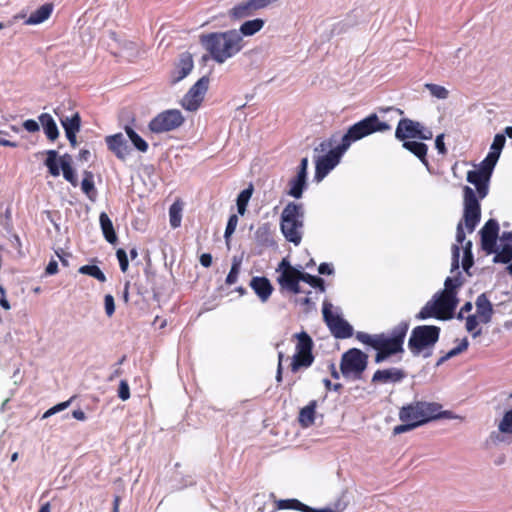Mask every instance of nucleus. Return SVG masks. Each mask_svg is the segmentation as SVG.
Instances as JSON below:
<instances>
[{"label": "nucleus", "instance_id": "7", "mask_svg": "<svg viewBox=\"0 0 512 512\" xmlns=\"http://www.w3.org/2000/svg\"><path fill=\"white\" fill-rule=\"evenodd\" d=\"M440 328L432 325L415 327L408 341V347L414 355L423 350L432 348L439 339Z\"/></svg>", "mask_w": 512, "mask_h": 512}, {"label": "nucleus", "instance_id": "57", "mask_svg": "<svg viewBox=\"0 0 512 512\" xmlns=\"http://www.w3.org/2000/svg\"><path fill=\"white\" fill-rule=\"evenodd\" d=\"M23 127L28 131V132H36L39 130L40 126L38 124V122H36L35 120H32V119H29V120H26L24 123H23Z\"/></svg>", "mask_w": 512, "mask_h": 512}, {"label": "nucleus", "instance_id": "27", "mask_svg": "<svg viewBox=\"0 0 512 512\" xmlns=\"http://www.w3.org/2000/svg\"><path fill=\"white\" fill-rule=\"evenodd\" d=\"M53 11L52 4H44L39 7L37 10L32 12L28 19L25 21L27 25H37L46 21Z\"/></svg>", "mask_w": 512, "mask_h": 512}, {"label": "nucleus", "instance_id": "33", "mask_svg": "<svg viewBox=\"0 0 512 512\" xmlns=\"http://www.w3.org/2000/svg\"><path fill=\"white\" fill-rule=\"evenodd\" d=\"M65 133H78L80 130L81 119L78 113H74L71 117L60 119Z\"/></svg>", "mask_w": 512, "mask_h": 512}, {"label": "nucleus", "instance_id": "16", "mask_svg": "<svg viewBox=\"0 0 512 512\" xmlns=\"http://www.w3.org/2000/svg\"><path fill=\"white\" fill-rule=\"evenodd\" d=\"M257 11L259 8L254 0H242L227 11V16L232 22H237L253 16Z\"/></svg>", "mask_w": 512, "mask_h": 512}, {"label": "nucleus", "instance_id": "44", "mask_svg": "<svg viewBox=\"0 0 512 512\" xmlns=\"http://www.w3.org/2000/svg\"><path fill=\"white\" fill-rule=\"evenodd\" d=\"M472 243L471 241H466L463 244V250H464V256L462 260V266L465 271H468V269L473 265V255H472Z\"/></svg>", "mask_w": 512, "mask_h": 512}, {"label": "nucleus", "instance_id": "28", "mask_svg": "<svg viewBox=\"0 0 512 512\" xmlns=\"http://www.w3.org/2000/svg\"><path fill=\"white\" fill-rule=\"evenodd\" d=\"M316 407L317 401L312 400L307 406L300 410L298 420L302 427L307 428L314 424Z\"/></svg>", "mask_w": 512, "mask_h": 512}, {"label": "nucleus", "instance_id": "59", "mask_svg": "<svg viewBox=\"0 0 512 512\" xmlns=\"http://www.w3.org/2000/svg\"><path fill=\"white\" fill-rule=\"evenodd\" d=\"M433 137V133L429 129H425L422 125L419 129V132H417V138H420L422 140H430Z\"/></svg>", "mask_w": 512, "mask_h": 512}, {"label": "nucleus", "instance_id": "25", "mask_svg": "<svg viewBox=\"0 0 512 512\" xmlns=\"http://www.w3.org/2000/svg\"><path fill=\"white\" fill-rule=\"evenodd\" d=\"M265 25V21L261 18L247 20L240 25L237 30L240 37H250L258 33Z\"/></svg>", "mask_w": 512, "mask_h": 512}, {"label": "nucleus", "instance_id": "36", "mask_svg": "<svg viewBox=\"0 0 512 512\" xmlns=\"http://www.w3.org/2000/svg\"><path fill=\"white\" fill-rule=\"evenodd\" d=\"M253 194V186L250 184L248 188L240 192L237 197V210L240 215H244L249 200Z\"/></svg>", "mask_w": 512, "mask_h": 512}, {"label": "nucleus", "instance_id": "54", "mask_svg": "<svg viewBox=\"0 0 512 512\" xmlns=\"http://www.w3.org/2000/svg\"><path fill=\"white\" fill-rule=\"evenodd\" d=\"M118 396L121 400L126 401L130 397V389L127 381L122 380L118 389Z\"/></svg>", "mask_w": 512, "mask_h": 512}, {"label": "nucleus", "instance_id": "64", "mask_svg": "<svg viewBox=\"0 0 512 512\" xmlns=\"http://www.w3.org/2000/svg\"><path fill=\"white\" fill-rule=\"evenodd\" d=\"M58 271V263L56 260H51L46 267V274L53 275Z\"/></svg>", "mask_w": 512, "mask_h": 512}, {"label": "nucleus", "instance_id": "31", "mask_svg": "<svg viewBox=\"0 0 512 512\" xmlns=\"http://www.w3.org/2000/svg\"><path fill=\"white\" fill-rule=\"evenodd\" d=\"M306 180L307 177H302L300 174H297L295 177H293L288 183V195L297 199L301 198L303 190L306 186Z\"/></svg>", "mask_w": 512, "mask_h": 512}, {"label": "nucleus", "instance_id": "26", "mask_svg": "<svg viewBox=\"0 0 512 512\" xmlns=\"http://www.w3.org/2000/svg\"><path fill=\"white\" fill-rule=\"evenodd\" d=\"M39 122L49 140L54 141L58 138L59 130L55 120L50 114L42 113L39 116Z\"/></svg>", "mask_w": 512, "mask_h": 512}, {"label": "nucleus", "instance_id": "38", "mask_svg": "<svg viewBox=\"0 0 512 512\" xmlns=\"http://www.w3.org/2000/svg\"><path fill=\"white\" fill-rule=\"evenodd\" d=\"M81 189L90 199L94 198L95 187H94L93 174L91 172H89V171L84 172V178L81 183Z\"/></svg>", "mask_w": 512, "mask_h": 512}, {"label": "nucleus", "instance_id": "6", "mask_svg": "<svg viewBox=\"0 0 512 512\" xmlns=\"http://www.w3.org/2000/svg\"><path fill=\"white\" fill-rule=\"evenodd\" d=\"M441 406L435 402L413 401L403 406L399 411L401 421H409L416 428L437 419Z\"/></svg>", "mask_w": 512, "mask_h": 512}, {"label": "nucleus", "instance_id": "43", "mask_svg": "<svg viewBox=\"0 0 512 512\" xmlns=\"http://www.w3.org/2000/svg\"><path fill=\"white\" fill-rule=\"evenodd\" d=\"M122 46V53L125 57L128 59H133L138 56L139 51L137 49L136 43L128 40H124L121 43Z\"/></svg>", "mask_w": 512, "mask_h": 512}, {"label": "nucleus", "instance_id": "55", "mask_svg": "<svg viewBox=\"0 0 512 512\" xmlns=\"http://www.w3.org/2000/svg\"><path fill=\"white\" fill-rule=\"evenodd\" d=\"M402 422H403V424L397 425V426L394 427V429H393V434L394 435H399V434H402V433H406V432L411 431V430L416 428L409 421H402Z\"/></svg>", "mask_w": 512, "mask_h": 512}, {"label": "nucleus", "instance_id": "17", "mask_svg": "<svg viewBox=\"0 0 512 512\" xmlns=\"http://www.w3.org/2000/svg\"><path fill=\"white\" fill-rule=\"evenodd\" d=\"M194 63L191 54L183 53L180 55L177 64L171 74V83L175 84L187 77L193 70Z\"/></svg>", "mask_w": 512, "mask_h": 512}, {"label": "nucleus", "instance_id": "23", "mask_svg": "<svg viewBox=\"0 0 512 512\" xmlns=\"http://www.w3.org/2000/svg\"><path fill=\"white\" fill-rule=\"evenodd\" d=\"M277 508L278 509H293L298 510L301 512H335L331 508H324V509H314L311 508L302 502H300L297 499H287V500H279L277 502Z\"/></svg>", "mask_w": 512, "mask_h": 512}, {"label": "nucleus", "instance_id": "9", "mask_svg": "<svg viewBox=\"0 0 512 512\" xmlns=\"http://www.w3.org/2000/svg\"><path fill=\"white\" fill-rule=\"evenodd\" d=\"M294 337L297 339V344L291 370L296 372L301 367H309L313 363L314 357L312 355L313 342L311 337L306 332L297 333Z\"/></svg>", "mask_w": 512, "mask_h": 512}, {"label": "nucleus", "instance_id": "56", "mask_svg": "<svg viewBox=\"0 0 512 512\" xmlns=\"http://www.w3.org/2000/svg\"><path fill=\"white\" fill-rule=\"evenodd\" d=\"M459 257H460V248L458 245L452 246V264L451 271L457 270L459 268Z\"/></svg>", "mask_w": 512, "mask_h": 512}, {"label": "nucleus", "instance_id": "4", "mask_svg": "<svg viewBox=\"0 0 512 512\" xmlns=\"http://www.w3.org/2000/svg\"><path fill=\"white\" fill-rule=\"evenodd\" d=\"M458 305V299L453 294L444 291L436 293L416 315V319L425 320L436 318L439 320H448L453 317L455 308Z\"/></svg>", "mask_w": 512, "mask_h": 512}, {"label": "nucleus", "instance_id": "45", "mask_svg": "<svg viewBox=\"0 0 512 512\" xmlns=\"http://www.w3.org/2000/svg\"><path fill=\"white\" fill-rule=\"evenodd\" d=\"M240 266H241V259H239L237 257H234L233 258V262H232L231 270H230V272H229V274L227 275V278H226V283L228 285H232V284H234L237 281L238 274H239V271H240Z\"/></svg>", "mask_w": 512, "mask_h": 512}, {"label": "nucleus", "instance_id": "35", "mask_svg": "<svg viewBox=\"0 0 512 512\" xmlns=\"http://www.w3.org/2000/svg\"><path fill=\"white\" fill-rule=\"evenodd\" d=\"M59 158L58 153L55 150H48L47 151V159L45 160V165L47 166L50 174L54 177H57L60 175V168H59Z\"/></svg>", "mask_w": 512, "mask_h": 512}, {"label": "nucleus", "instance_id": "21", "mask_svg": "<svg viewBox=\"0 0 512 512\" xmlns=\"http://www.w3.org/2000/svg\"><path fill=\"white\" fill-rule=\"evenodd\" d=\"M404 373L398 368H390L385 370H377L373 377L372 382L374 383H389V382H400L404 378Z\"/></svg>", "mask_w": 512, "mask_h": 512}, {"label": "nucleus", "instance_id": "50", "mask_svg": "<svg viewBox=\"0 0 512 512\" xmlns=\"http://www.w3.org/2000/svg\"><path fill=\"white\" fill-rule=\"evenodd\" d=\"M238 225V217L237 215L233 214L229 217L228 223L226 226L224 237L226 241L231 237V235L235 232L236 227Z\"/></svg>", "mask_w": 512, "mask_h": 512}, {"label": "nucleus", "instance_id": "37", "mask_svg": "<svg viewBox=\"0 0 512 512\" xmlns=\"http://www.w3.org/2000/svg\"><path fill=\"white\" fill-rule=\"evenodd\" d=\"M424 87L429 91L431 96L436 99L445 100L449 97V90L444 86L433 83H426Z\"/></svg>", "mask_w": 512, "mask_h": 512}, {"label": "nucleus", "instance_id": "48", "mask_svg": "<svg viewBox=\"0 0 512 512\" xmlns=\"http://www.w3.org/2000/svg\"><path fill=\"white\" fill-rule=\"evenodd\" d=\"M478 326V320L476 315H470L466 318V330L472 333V336L475 338L481 334V330H476Z\"/></svg>", "mask_w": 512, "mask_h": 512}, {"label": "nucleus", "instance_id": "18", "mask_svg": "<svg viewBox=\"0 0 512 512\" xmlns=\"http://www.w3.org/2000/svg\"><path fill=\"white\" fill-rule=\"evenodd\" d=\"M421 128V123L410 119H401L395 131V137L404 141L409 138H417V132Z\"/></svg>", "mask_w": 512, "mask_h": 512}, {"label": "nucleus", "instance_id": "53", "mask_svg": "<svg viewBox=\"0 0 512 512\" xmlns=\"http://www.w3.org/2000/svg\"><path fill=\"white\" fill-rule=\"evenodd\" d=\"M116 256L119 261L121 271L126 272L129 265L126 252L123 249H118L116 252Z\"/></svg>", "mask_w": 512, "mask_h": 512}, {"label": "nucleus", "instance_id": "34", "mask_svg": "<svg viewBox=\"0 0 512 512\" xmlns=\"http://www.w3.org/2000/svg\"><path fill=\"white\" fill-rule=\"evenodd\" d=\"M59 158L58 153L55 150H48L47 151V159L45 160V165L47 166L50 174L54 177H57L60 175V168H59Z\"/></svg>", "mask_w": 512, "mask_h": 512}, {"label": "nucleus", "instance_id": "8", "mask_svg": "<svg viewBox=\"0 0 512 512\" xmlns=\"http://www.w3.org/2000/svg\"><path fill=\"white\" fill-rule=\"evenodd\" d=\"M368 356L361 350L352 348L341 359L340 369L344 377L358 379L367 367Z\"/></svg>", "mask_w": 512, "mask_h": 512}, {"label": "nucleus", "instance_id": "52", "mask_svg": "<svg viewBox=\"0 0 512 512\" xmlns=\"http://www.w3.org/2000/svg\"><path fill=\"white\" fill-rule=\"evenodd\" d=\"M104 306H105V312L108 317H111L115 312V302L114 297L110 294H107L104 297Z\"/></svg>", "mask_w": 512, "mask_h": 512}, {"label": "nucleus", "instance_id": "13", "mask_svg": "<svg viewBox=\"0 0 512 512\" xmlns=\"http://www.w3.org/2000/svg\"><path fill=\"white\" fill-rule=\"evenodd\" d=\"M407 330L408 324L402 323L395 328L393 335L390 337L383 334L377 335V338L375 339V349L385 350L390 355L402 351V345Z\"/></svg>", "mask_w": 512, "mask_h": 512}, {"label": "nucleus", "instance_id": "49", "mask_svg": "<svg viewBox=\"0 0 512 512\" xmlns=\"http://www.w3.org/2000/svg\"><path fill=\"white\" fill-rule=\"evenodd\" d=\"M73 398H70L69 400L65 401V402H62V403H59L55 406H53L52 408L48 409L43 415H42V419H46L58 412H61L63 410H65L66 408H68L72 402Z\"/></svg>", "mask_w": 512, "mask_h": 512}, {"label": "nucleus", "instance_id": "42", "mask_svg": "<svg viewBox=\"0 0 512 512\" xmlns=\"http://www.w3.org/2000/svg\"><path fill=\"white\" fill-rule=\"evenodd\" d=\"M498 429L503 434H512V410L504 414L499 422Z\"/></svg>", "mask_w": 512, "mask_h": 512}, {"label": "nucleus", "instance_id": "51", "mask_svg": "<svg viewBox=\"0 0 512 512\" xmlns=\"http://www.w3.org/2000/svg\"><path fill=\"white\" fill-rule=\"evenodd\" d=\"M356 338L367 345L372 346L375 349V339L377 338V335H370L365 332H358L356 334Z\"/></svg>", "mask_w": 512, "mask_h": 512}, {"label": "nucleus", "instance_id": "12", "mask_svg": "<svg viewBox=\"0 0 512 512\" xmlns=\"http://www.w3.org/2000/svg\"><path fill=\"white\" fill-rule=\"evenodd\" d=\"M278 283L282 289L288 290L293 294L301 293L299 282L301 281V270L293 267L290 263L283 259L278 268Z\"/></svg>", "mask_w": 512, "mask_h": 512}, {"label": "nucleus", "instance_id": "40", "mask_svg": "<svg viewBox=\"0 0 512 512\" xmlns=\"http://www.w3.org/2000/svg\"><path fill=\"white\" fill-rule=\"evenodd\" d=\"M79 272L81 274H85V275L94 277L100 282L106 281V276L101 271V269L96 265H84V266L80 267Z\"/></svg>", "mask_w": 512, "mask_h": 512}, {"label": "nucleus", "instance_id": "61", "mask_svg": "<svg viewBox=\"0 0 512 512\" xmlns=\"http://www.w3.org/2000/svg\"><path fill=\"white\" fill-rule=\"evenodd\" d=\"M435 146H436V149L439 151V153L444 154L446 152L443 134H440L436 137Z\"/></svg>", "mask_w": 512, "mask_h": 512}, {"label": "nucleus", "instance_id": "19", "mask_svg": "<svg viewBox=\"0 0 512 512\" xmlns=\"http://www.w3.org/2000/svg\"><path fill=\"white\" fill-rule=\"evenodd\" d=\"M108 148L121 160H125L129 155L127 142L122 134H115L106 137Z\"/></svg>", "mask_w": 512, "mask_h": 512}, {"label": "nucleus", "instance_id": "63", "mask_svg": "<svg viewBox=\"0 0 512 512\" xmlns=\"http://www.w3.org/2000/svg\"><path fill=\"white\" fill-rule=\"evenodd\" d=\"M320 274L331 275L333 273V267L328 263H321L318 267Z\"/></svg>", "mask_w": 512, "mask_h": 512}, {"label": "nucleus", "instance_id": "41", "mask_svg": "<svg viewBox=\"0 0 512 512\" xmlns=\"http://www.w3.org/2000/svg\"><path fill=\"white\" fill-rule=\"evenodd\" d=\"M170 224L173 228H177L181 224L182 219V205L174 203L169 209Z\"/></svg>", "mask_w": 512, "mask_h": 512}, {"label": "nucleus", "instance_id": "46", "mask_svg": "<svg viewBox=\"0 0 512 512\" xmlns=\"http://www.w3.org/2000/svg\"><path fill=\"white\" fill-rule=\"evenodd\" d=\"M461 284L462 283L458 277H448L445 280L444 289L442 291L447 292L449 294H453L455 295V297H457V290L461 286Z\"/></svg>", "mask_w": 512, "mask_h": 512}, {"label": "nucleus", "instance_id": "10", "mask_svg": "<svg viewBox=\"0 0 512 512\" xmlns=\"http://www.w3.org/2000/svg\"><path fill=\"white\" fill-rule=\"evenodd\" d=\"M184 117L179 110L170 109L158 114L149 123V128L154 133H163L180 127Z\"/></svg>", "mask_w": 512, "mask_h": 512}, {"label": "nucleus", "instance_id": "1", "mask_svg": "<svg viewBox=\"0 0 512 512\" xmlns=\"http://www.w3.org/2000/svg\"><path fill=\"white\" fill-rule=\"evenodd\" d=\"M506 139L503 134H496L490 152L481 162L478 169L468 171L467 181L473 184L477 190L475 191L465 186L464 191V214L463 221L469 233H472L480 221L481 209L479 199H483L488 194V183L492 175V171L500 157L501 151L505 145Z\"/></svg>", "mask_w": 512, "mask_h": 512}, {"label": "nucleus", "instance_id": "60", "mask_svg": "<svg viewBox=\"0 0 512 512\" xmlns=\"http://www.w3.org/2000/svg\"><path fill=\"white\" fill-rule=\"evenodd\" d=\"M461 352L458 351V347H455L453 349H451L449 352H447L443 357H441L438 362H437V365H441L442 363H444L446 360L460 354Z\"/></svg>", "mask_w": 512, "mask_h": 512}, {"label": "nucleus", "instance_id": "47", "mask_svg": "<svg viewBox=\"0 0 512 512\" xmlns=\"http://www.w3.org/2000/svg\"><path fill=\"white\" fill-rule=\"evenodd\" d=\"M301 281L308 283L312 287H320L322 291L324 290V281L319 277L301 271Z\"/></svg>", "mask_w": 512, "mask_h": 512}, {"label": "nucleus", "instance_id": "22", "mask_svg": "<svg viewBox=\"0 0 512 512\" xmlns=\"http://www.w3.org/2000/svg\"><path fill=\"white\" fill-rule=\"evenodd\" d=\"M476 316L483 323H488L493 314V307L485 294H481L476 299Z\"/></svg>", "mask_w": 512, "mask_h": 512}, {"label": "nucleus", "instance_id": "39", "mask_svg": "<svg viewBox=\"0 0 512 512\" xmlns=\"http://www.w3.org/2000/svg\"><path fill=\"white\" fill-rule=\"evenodd\" d=\"M126 134L133 143V145L141 152H146L148 150L147 142L142 139L132 128H125Z\"/></svg>", "mask_w": 512, "mask_h": 512}, {"label": "nucleus", "instance_id": "2", "mask_svg": "<svg viewBox=\"0 0 512 512\" xmlns=\"http://www.w3.org/2000/svg\"><path fill=\"white\" fill-rule=\"evenodd\" d=\"M391 126L381 121L376 114H371L363 120L352 125L342 137V142L331 149L326 155L316 160L315 179L320 182L340 162L342 155L349 149L351 144L375 132H385Z\"/></svg>", "mask_w": 512, "mask_h": 512}, {"label": "nucleus", "instance_id": "3", "mask_svg": "<svg viewBox=\"0 0 512 512\" xmlns=\"http://www.w3.org/2000/svg\"><path fill=\"white\" fill-rule=\"evenodd\" d=\"M200 43L211 58L219 64L238 54L245 44L236 29L203 34L200 36Z\"/></svg>", "mask_w": 512, "mask_h": 512}, {"label": "nucleus", "instance_id": "29", "mask_svg": "<svg viewBox=\"0 0 512 512\" xmlns=\"http://www.w3.org/2000/svg\"><path fill=\"white\" fill-rule=\"evenodd\" d=\"M494 262L509 263L512 260V247L506 241L503 236L499 238V244L495 246Z\"/></svg>", "mask_w": 512, "mask_h": 512}, {"label": "nucleus", "instance_id": "11", "mask_svg": "<svg viewBox=\"0 0 512 512\" xmlns=\"http://www.w3.org/2000/svg\"><path fill=\"white\" fill-rule=\"evenodd\" d=\"M333 305L325 302L323 304V317L336 338H349L353 334V328L347 321L332 311Z\"/></svg>", "mask_w": 512, "mask_h": 512}, {"label": "nucleus", "instance_id": "15", "mask_svg": "<svg viewBox=\"0 0 512 512\" xmlns=\"http://www.w3.org/2000/svg\"><path fill=\"white\" fill-rule=\"evenodd\" d=\"M499 232L498 222L494 219L488 220L480 230L481 246L488 254L495 252Z\"/></svg>", "mask_w": 512, "mask_h": 512}, {"label": "nucleus", "instance_id": "5", "mask_svg": "<svg viewBox=\"0 0 512 512\" xmlns=\"http://www.w3.org/2000/svg\"><path fill=\"white\" fill-rule=\"evenodd\" d=\"M304 211L301 204L288 203L281 214V231L287 241L299 245L302 240Z\"/></svg>", "mask_w": 512, "mask_h": 512}, {"label": "nucleus", "instance_id": "14", "mask_svg": "<svg viewBox=\"0 0 512 512\" xmlns=\"http://www.w3.org/2000/svg\"><path fill=\"white\" fill-rule=\"evenodd\" d=\"M208 86L209 78L206 76L200 78L182 98V107L185 110L191 112L198 110L202 101L204 100V96L208 90Z\"/></svg>", "mask_w": 512, "mask_h": 512}, {"label": "nucleus", "instance_id": "20", "mask_svg": "<svg viewBox=\"0 0 512 512\" xmlns=\"http://www.w3.org/2000/svg\"><path fill=\"white\" fill-rule=\"evenodd\" d=\"M250 286L262 302H266L273 291L271 283L265 277H253Z\"/></svg>", "mask_w": 512, "mask_h": 512}, {"label": "nucleus", "instance_id": "62", "mask_svg": "<svg viewBox=\"0 0 512 512\" xmlns=\"http://www.w3.org/2000/svg\"><path fill=\"white\" fill-rule=\"evenodd\" d=\"M456 241L459 244H463L465 241V232L463 230L462 221L457 225Z\"/></svg>", "mask_w": 512, "mask_h": 512}, {"label": "nucleus", "instance_id": "24", "mask_svg": "<svg viewBox=\"0 0 512 512\" xmlns=\"http://www.w3.org/2000/svg\"><path fill=\"white\" fill-rule=\"evenodd\" d=\"M72 156L69 154H64L59 157V165L63 172V177L67 180L72 186L76 187L78 185V179L75 170L72 167Z\"/></svg>", "mask_w": 512, "mask_h": 512}, {"label": "nucleus", "instance_id": "30", "mask_svg": "<svg viewBox=\"0 0 512 512\" xmlns=\"http://www.w3.org/2000/svg\"><path fill=\"white\" fill-rule=\"evenodd\" d=\"M99 222L100 226L103 232V235L105 239L111 243L114 244L117 241V236L114 231L113 223L107 213L102 212L99 216Z\"/></svg>", "mask_w": 512, "mask_h": 512}, {"label": "nucleus", "instance_id": "32", "mask_svg": "<svg viewBox=\"0 0 512 512\" xmlns=\"http://www.w3.org/2000/svg\"><path fill=\"white\" fill-rule=\"evenodd\" d=\"M403 147L417 156L422 163L427 164L426 154L427 146L422 142L417 141H404Z\"/></svg>", "mask_w": 512, "mask_h": 512}, {"label": "nucleus", "instance_id": "58", "mask_svg": "<svg viewBox=\"0 0 512 512\" xmlns=\"http://www.w3.org/2000/svg\"><path fill=\"white\" fill-rule=\"evenodd\" d=\"M0 306L5 310H10L11 306L6 298V292L3 286L0 285Z\"/></svg>", "mask_w": 512, "mask_h": 512}]
</instances>
